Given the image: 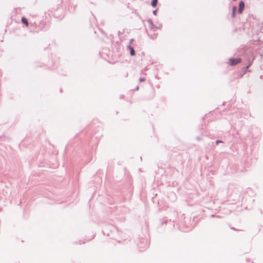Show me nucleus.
I'll return each instance as SVG.
<instances>
[{
    "instance_id": "obj_1",
    "label": "nucleus",
    "mask_w": 263,
    "mask_h": 263,
    "mask_svg": "<svg viewBox=\"0 0 263 263\" xmlns=\"http://www.w3.org/2000/svg\"><path fill=\"white\" fill-rule=\"evenodd\" d=\"M244 58L245 59L243 61L244 62L247 61V65L245 66L242 67V73H240L238 76L239 78H241L247 72L250 71L249 68L251 66L255 59V57L254 56L253 53L251 51L245 52Z\"/></svg>"
},
{
    "instance_id": "obj_2",
    "label": "nucleus",
    "mask_w": 263,
    "mask_h": 263,
    "mask_svg": "<svg viewBox=\"0 0 263 263\" xmlns=\"http://www.w3.org/2000/svg\"><path fill=\"white\" fill-rule=\"evenodd\" d=\"M195 224L194 219L191 220L189 218L184 217L183 219H181L179 222L178 229L182 232H188L194 228Z\"/></svg>"
},
{
    "instance_id": "obj_3",
    "label": "nucleus",
    "mask_w": 263,
    "mask_h": 263,
    "mask_svg": "<svg viewBox=\"0 0 263 263\" xmlns=\"http://www.w3.org/2000/svg\"><path fill=\"white\" fill-rule=\"evenodd\" d=\"M102 232L104 235L109 237L110 239H117L118 231L117 228L112 224H107L104 226Z\"/></svg>"
},
{
    "instance_id": "obj_4",
    "label": "nucleus",
    "mask_w": 263,
    "mask_h": 263,
    "mask_svg": "<svg viewBox=\"0 0 263 263\" xmlns=\"http://www.w3.org/2000/svg\"><path fill=\"white\" fill-rule=\"evenodd\" d=\"M137 246L140 251H143L149 246V242L147 238H138L137 240Z\"/></svg>"
},
{
    "instance_id": "obj_5",
    "label": "nucleus",
    "mask_w": 263,
    "mask_h": 263,
    "mask_svg": "<svg viewBox=\"0 0 263 263\" xmlns=\"http://www.w3.org/2000/svg\"><path fill=\"white\" fill-rule=\"evenodd\" d=\"M244 57H245V54L243 55V59L241 58H239V57H238V58L231 57V58H230L229 59V65L231 66H234L241 62H243L244 64H247V61H245V62L243 61V60L245 59Z\"/></svg>"
},
{
    "instance_id": "obj_6",
    "label": "nucleus",
    "mask_w": 263,
    "mask_h": 263,
    "mask_svg": "<svg viewBox=\"0 0 263 263\" xmlns=\"http://www.w3.org/2000/svg\"><path fill=\"white\" fill-rule=\"evenodd\" d=\"M161 226H163L164 224H167V223H169L171 225H172L173 226V228H174V227H175L174 220L172 221L171 219H168L166 218H163L162 220H161Z\"/></svg>"
},
{
    "instance_id": "obj_7",
    "label": "nucleus",
    "mask_w": 263,
    "mask_h": 263,
    "mask_svg": "<svg viewBox=\"0 0 263 263\" xmlns=\"http://www.w3.org/2000/svg\"><path fill=\"white\" fill-rule=\"evenodd\" d=\"M147 22L148 23V24L149 25V28L153 30L154 29H159V28L158 27H157L155 25H154L153 21L151 18L148 19L147 20Z\"/></svg>"
},
{
    "instance_id": "obj_8",
    "label": "nucleus",
    "mask_w": 263,
    "mask_h": 263,
    "mask_svg": "<svg viewBox=\"0 0 263 263\" xmlns=\"http://www.w3.org/2000/svg\"><path fill=\"white\" fill-rule=\"evenodd\" d=\"M127 49L129 50L130 55L131 56H135L136 55V51L133 47H132L130 45H128L127 46Z\"/></svg>"
},
{
    "instance_id": "obj_9",
    "label": "nucleus",
    "mask_w": 263,
    "mask_h": 263,
    "mask_svg": "<svg viewBox=\"0 0 263 263\" xmlns=\"http://www.w3.org/2000/svg\"><path fill=\"white\" fill-rule=\"evenodd\" d=\"M21 22L22 23L25 25L26 27H28L29 26V22L28 19L25 17L23 16L21 18Z\"/></svg>"
},
{
    "instance_id": "obj_10",
    "label": "nucleus",
    "mask_w": 263,
    "mask_h": 263,
    "mask_svg": "<svg viewBox=\"0 0 263 263\" xmlns=\"http://www.w3.org/2000/svg\"><path fill=\"white\" fill-rule=\"evenodd\" d=\"M155 96V90L153 88H152V89L151 90V92L149 93V96H148V99H152L154 98Z\"/></svg>"
},
{
    "instance_id": "obj_11",
    "label": "nucleus",
    "mask_w": 263,
    "mask_h": 263,
    "mask_svg": "<svg viewBox=\"0 0 263 263\" xmlns=\"http://www.w3.org/2000/svg\"><path fill=\"white\" fill-rule=\"evenodd\" d=\"M245 7V4L243 1H240L238 4V9L244 10Z\"/></svg>"
},
{
    "instance_id": "obj_12",
    "label": "nucleus",
    "mask_w": 263,
    "mask_h": 263,
    "mask_svg": "<svg viewBox=\"0 0 263 263\" xmlns=\"http://www.w3.org/2000/svg\"><path fill=\"white\" fill-rule=\"evenodd\" d=\"M158 2V0H152L151 3V6L153 8H156L157 6Z\"/></svg>"
},
{
    "instance_id": "obj_13",
    "label": "nucleus",
    "mask_w": 263,
    "mask_h": 263,
    "mask_svg": "<svg viewBox=\"0 0 263 263\" xmlns=\"http://www.w3.org/2000/svg\"><path fill=\"white\" fill-rule=\"evenodd\" d=\"M147 35L152 40H155L157 36V33H154L153 35H150L149 33H147Z\"/></svg>"
},
{
    "instance_id": "obj_14",
    "label": "nucleus",
    "mask_w": 263,
    "mask_h": 263,
    "mask_svg": "<svg viewBox=\"0 0 263 263\" xmlns=\"http://www.w3.org/2000/svg\"><path fill=\"white\" fill-rule=\"evenodd\" d=\"M223 143V142L221 140H217L215 141V144L217 145H218L219 143Z\"/></svg>"
},
{
    "instance_id": "obj_15",
    "label": "nucleus",
    "mask_w": 263,
    "mask_h": 263,
    "mask_svg": "<svg viewBox=\"0 0 263 263\" xmlns=\"http://www.w3.org/2000/svg\"><path fill=\"white\" fill-rule=\"evenodd\" d=\"M236 10H237L236 6H233L232 10V12H235L236 13Z\"/></svg>"
},
{
    "instance_id": "obj_16",
    "label": "nucleus",
    "mask_w": 263,
    "mask_h": 263,
    "mask_svg": "<svg viewBox=\"0 0 263 263\" xmlns=\"http://www.w3.org/2000/svg\"><path fill=\"white\" fill-rule=\"evenodd\" d=\"M145 81V78L144 77H140L139 79L140 82H143Z\"/></svg>"
},
{
    "instance_id": "obj_17",
    "label": "nucleus",
    "mask_w": 263,
    "mask_h": 263,
    "mask_svg": "<svg viewBox=\"0 0 263 263\" xmlns=\"http://www.w3.org/2000/svg\"><path fill=\"white\" fill-rule=\"evenodd\" d=\"M157 12H158V9H156L154 10L153 11V14L154 15H157Z\"/></svg>"
},
{
    "instance_id": "obj_18",
    "label": "nucleus",
    "mask_w": 263,
    "mask_h": 263,
    "mask_svg": "<svg viewBox=\"0 0 263 263\" xmlns=\"http://www.w3.org/2000/svg\"><path fill=\"white\" fill-rule=\"evenodd\" d=\"M210 217H216V218H219V217H220V216H219V215H211L210 216Z\"/></svg>"
},
{
    "instance_id": "obj_19",
    "label": "nucleus",
    "mask_w": 263,
    "mask_h": 263,
    "mask_svg": "<svg viewBox=\"0 0 263 263\" xmlns=\"http://www.w3.org/2000/svg\"><path fill=\"white\" fill-rule=\"evenodd\" d=\"M124 30H125V29H124L123 30V31H122V32H121V31H118V35H119V36H120V35H121V34H123V33H124Z\"/></svg>"
},
{
    "instance_id": "obj_20",
    "label": "nucleus",
    "mask_w": 263,
    "mask_h": 263,
    "mask_svg": "<svg viewBox=\"0 0 263 263\" xmlns=\"http://www.w3.org/2000/svg\"><path fill=\"white\" fill-rule=\"evenodd\" d=\"M243 9H238V13L239 14H241V13L243 12Z\"/></svg>"
},
{
    "instance_id": "obj_21",
    "label": "nucleus",
    "mask_w": 263,
    "mask_h": 263,
    "mask_svg": "<svg viewBox=\"0 0 263 263\" xmlns=\"http://www.w3.org/2000/svg\"><path fill=\"white\" fill-rule=\"evenodd\" d=\"M42 67V65H36V64H33V67L34 68H37V67Z\"/></svg>"
},
{
    "instance_id": "obj_22",
    "label": "nucleus",
    "mask_w": 263,
    "mask_h": 263,
    "mask_svg": "<svg viewBox=\"0 0 263 263\" xmlns=\"http://www.w3.org/2000/svg\"><path fill=\"white\" fill-rule=\"evenodd\" d=\"M236 13L235 12H232V17L233 18L235 17Z\"/></svg>"
},
{
    "instance_id": "obj_23",
    "label": "nucleus",
    "mask_w": 263,
    "mask_h": 263,
    "mask_svg": "<svg viewBox=\"0 0 263 263\" xmlns=\"http://www.w3.org/2000/svg\"><path fill=\"white\" fill-rule=\"evenodd\" d=\"M139 89V86H137L134 89V90L135 91H138V90Z\"/></svg>"
},
{
    "instance_id": "obj_24",
    "label": "nucleus",
    "mask_w": 263,
    "mask_h": 263,
    "mask_svg": "<svg viewBox=\"0 0 263 263\" xmlns=\"http://www.w3.org/2000/svg\"><path fill=\"white\" fill-rule=\"evenodd\" d=\"M134 41V39H130V41H129V45H130Z\"/></svg>"
},
{
    "instance_id": "obj_25",
    "label": "nucleus",
    "mask_w": 263,
    "mask_h": 263,
    "mask_svg": "<svg viewBox=\"0 0 263 263\" xmlns=\"http://www.w3.org/2000/svg\"><path fill=\"white\" fill-rule=\"evenodd\" d=\"M231 229L232 230H234V231H240L239 230H238V229H235L234 227H231Z\"/></svg>"
},
{
    "instance_id": "obj_26",
    "label": "nucleus",
    "mask_w": 263,
    "mask_h": 263,
    "mask_svg": "<svg viewBox=\"0 0 263 263\" xmlns=\"http://www.w3.org/2000/svg\"><path fill=\"white\" fill-rule=\"evenodd\" d=\"M246 261L248 262H249L250 261V259L249 258H246Z\"/></svg>"
},
{
    "instance_id": "obj_27",
    "label": "nucleus",
    "mask_w": 263,
    "mask_h": 263,
    "mask_svg": "<svg viewBox=\"0 0 263 263\" xmlns=\"http://www.w3.org/2000/svg\"><path fill=\"white\" fill-rule=\"evenodd\" d=\"M124 97V95H121V96H120V99H123Z\"/></svg>"
},
{
    "instance_id": "obj_28",
    "label": "nucleus",
    "mask_w": 263,
    "mask_h": 263,
    "mask_svg": "<svg viewBox=\"0 0 263 263\" xmlns=\"http://www.w3.org/2000/svg\"><path fill=\"white\" fill-rule=\"evenodd\" d=\"M196 139H197V140H201V138H200L199 137H197L196 138Z\"/></svg>"
},
{
    "instance_id": "obj_29",
    "label": "nucleus",
    "mask_w": 263,
    "mask_h": 263,
    "mask_svg": "<svg viewBox=\"0 0 263 263\" xmlns=\"http://www.w3.org/2000/svg\"><path fill=\"white\" fill-rule=\"evenodd\" d=\"M60 90V92H62L63 91V90H62V88H61Z\"/></svg>"
},
{
    "instance_id": "obj_30",
    "label": "nucleus",
    "mask_w": 263,
    "mask_h": 263,
    "mask_svg": "<svg viewBox=\"0 0 263 263\" xmlns=\"http://www.w3.org/2000/svg\"><path fill=\"white\" fill-rule=\"evenodd\" d=\"M260 212L261 214H262V211L261 210H260Z\"/></svg>"
},
{
    "instance_id": "obj_31",
    "label": "nucleus",
    "mask_w": 263,
    "mask_h": 263,
    "mask_svg": "<svg viewBox=\"0 0 263 263\" xmlns=\"http://www.w3.org/2000/svg\"><path fill=\"white\" fill-rule=\"evenodd\" d=\"M263 78V76L262 75L260 76V78Z\"/></svg>"
},
{
    "instance_id": "obj_32",
    "label": "nucleus",
    "mask_w": 263,
    "mask_h": 263,
    "mask_svg": "<svg viewBox=\"0 0 263 263\" xmlns=\"http://www.w3.org/2000/svg\"><path fill=\"white\" fill-rule=\"evenodd\" d=\"M93 237L92 238H91L90 239H89V240H88V241L91 240V239H92Z\"/></svg>"
},
{
    "instance_id": "obj_33",
    "label": "nucleus",
    "mask_w": 263,
    "mask_h": 263,
    "mask_svg": "<svg viewBox=\"0 0 263 263\" xmlns=\"http://www.w3.org/2000/svg\"><path fill=\"white\" fill-rule=\"evenodd\" d=\"M142 54L144 55V52H143L142 53Z\"/></svg>"
},
{
    "instance_id": "obj_34",
    "label": "nucleus",
    "mask_w": 263,
    "mask_h": 263,
    "mask_svg": "<svg viewBox=\"0 0 263 263\" xmlns=\"http://www.w3.org/2000/svg\"><path fill=\"white\" fill-rule=\"evenodd\" d=\"M53 15H54L55 17H57V16H55L54 14H53Z\"/></svg>"
},
{
    "instance_id": "obj_35",
    "label": "nucleus",
    "mask_w": 263,
    "mask_h": 263,
    "mask_svg": "<svg viewBox=\"0 0 263 263\" xmlns=\"http://www.w3.org/2000/svg\"><path fill=\"white\" fill-rule=\"evenodd\" d=\"M252 263H254V262H252Z\"/></svg>"
}]
</instances>
